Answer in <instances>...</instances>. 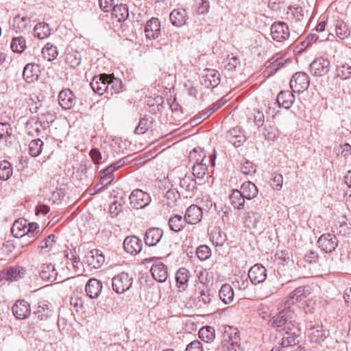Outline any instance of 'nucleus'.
Instances as JSON below:
<instances>
[{"label": "nucleus", "instance_id": "1", "mask_svg": "<svg viewBox=\"0 0 351 351\" xmlns=\"http://www.w3.org/2000/svg\"><path fill=\"white\" fill-rule=\"evenodd\" d=\"M295 315L293 311L289 308H285L269 319V324L280 331H285L298 324L295 321Z\"/></svg>", "mask_w": 351, "mask_h": 351}, {"label": "nucleus", "instance_id": "2", "mask_svg": "<svg viewBox=\"0 0 351 351\" xmlns=\"http://www.w3.org/2000/svg\"><path fill=\"white\" fill-rule=\"evenodd\" d=\"M240 336L237 328L232 326L225 328L223 339L217 351H237L239 347Z\"/></svg>", "mask_w": 351, "mask_h": 351}, {"label": "nucleus", "instance_id": "3", "mask_svg": "<svg viewBox=\"0 0 351 351\" xmlns=\"http://www.w3.org/2000/svg\"><path fill=\"white\" fill-rule=\"evenodd\" d=\"M112 289L117 294H123L132 286L133 278L128 272L122 271L115 275L111 280Z\"/></svg>", "mask_w": 351, "mask_h": 351}, {"label": "nucleus", "instance_id": "4", "mask_svg": "<svg viewBox=\"0 0 351 351\" xmlns=\"http://www.w3.org/2000/svg\"><path fill=\"white\" fill-rule=\"evenodd\" d=\"M283 335L278 346H274L271 351H283L282 348L295 346L299 342L300 330L298 324L287 330Z\"/></svg>", "mask_w": 351, "mask_h": 351}, {"label": "nucleus", "instance_id": "5", "mask_svg": "<svg viewBox=\"0 0 351 351\" xmlns=\"http://www.w3.org/2000/svg\"><path fill=\"white\" fill-rule=\"evenodd\" d=\"M270 34L274 40L284 42L290 36L289 27L283 21H276L271 25Z\"/></svg>", "mask_w": 351, "mask_h": 351}, {"label": "nucleus", "instance_id": "6", "mask_svg": "<svg viewBox=\"0 0 351 351\" xmlns=\"http://www.w3.org/2000/svg\"><path fill=\"white\" fill-rule=\"evenodd\" d=\"M310 84V78L304 72H297L290 80V87L295 93H302L307 90Z\"/></svg>", "mask_w": 351, "mask_h": 351}, {"label": "nucleus", "instance_id": "7", "mask_svg": "<svg viewBox=\"0 0 351 351\" xmlns=\"http://www.w3.org/2000/svg\"><path fill=\"white\" fill-rule=\"evenodd\" d=\"M130 204L133 208H144L151 202V197L149 193L141 189L134 190L130 195Z\"/></svg>", "mask_w": 351, "mask_h": 351}, {"label": "nucleus", "instance_id": "8", "mask_svg": "<svg viewBox=\"0 0 351 351\" xmlns=\"http://www.w3.org/2000/svg\"><path fill=\"white\" fill-rule=\"evenodd\" d=\"M49 127L47 121H41L38 117H31L27 120L25 130L28 135L32 136H39L43 132H45Z\"/></svg>", "mask_w": 351, "mask_h": 351}, {"label": "nucleus", "instance_id": "9", "mask_svg": "<svg viewBox=\"0 0 351 351\" xmlns=\"http://www.w3.org/2000/svg\"><path fill=\"white\" fill-rule=\"evenodd\" d=\"M317 243L322 252L332 253L338 246L339 241L334 234L325 233L319 237Z\"/></svg>", "mask_w": 351, "mask_h": 351}, {"label": "nucleus", "instance_id": "10", "mask_svg": "<svg viewBox=\"0 0 351 351\" xmlns=\"http://www.w3.org/2000/svg\"><path fill=\"white\" fill-rule=\"evenodd\" d=\"M330 68V61L327 58L319 57L315 59L310 64V71L315 76H324L326 75Z\"/></svg>", "mask_w": 351, "mask_h": 351}, {"label": "nucleus", "instance_id": "11", "mask_svg": "<svg viewBox=\"0 0 351 351\" xmlns=\"http://www.w3.org/2000/svg\"><path fill=\"white\" fill-rule=\"evenodd\" d=\"M202 84L206 88H214L221 82L219 72L214 69H205L202 75Z\"/></svg>", "mask_w": 351, "mask_h": 351}, {"label": "nucleus", "instance_id": "12", "mask_svg": "<svg viewBox=\"0 0 351 351\" xmlns=\"http://www.w3.org/2000/svg\"><path fill=\"white\" fill-rule=\"evenodd\" d=\"M40 276L43 280L51 282L60 283L65 280L60 276H58L54 265L51 263H44L41 265Z\"/></svg>", "mask_w": 351, "mask_h": 351}, {"label": "nucleus", "instance_id": "13", "mask_svg": "<svg viewBox=\"0 0 351 351\" xmlns=\"http://www.w3.org/2000/svg\"><path fill=\"white\" fill-rule=\"evenodd\" d=\"M84 261L91 268L99 269L105 263V256L100 250L93 249L86 254Z\"/></svg>", "mask_w": 351, "mask_h": 351}, {"label": "nucleus", "instance_id": "14", "mask_svg": "<svg viewBox=\"0 0 351 351\" xmlns=\"http://www.w3.org/2000/svg\"><path fill=\"white\" fill-rule=\"evenodd\" d=\"M311 293V289L309 286H301L296 288L291 292L285 301L287 305L294 304L295 303L302 301L306 299Z\"/></svg>", "mask_w": 351, "mask_h": 351}, {"label": "nucleus", "instance_id": "15", "mask_svg": "<svg viewBox=\"0 0 351 351\" xmlns=\"http://www.w3.org/2000/svg\"><path fill=\"white\" fill-rule=\"evenodd\" d=\"M248 278L253 285L263 283L267 278V269L263 265L256 263L248 271Z\"/></svg>", "mask_w": 351, "mask_h": 351}, {"label": "nucleus", "instance_id": "16", "mask_svg": "<svg viewBox=\"0 0 351 351\" xmlns=\"http://www.w3.org/2000/svg\"><path fill=\"white\" fill-rule=\"evenodd\" d=\"M110 78V74L103 73L95 76L90 82V86L93 90L99 95L108 92V80Z\"/></svg>", "mask_w": 351, "mask_h": 351}, {"label": "nucleus", "instance_id": "17", "mask_svg": "<svg viewBox=\"0 0 351 351\" xmlns=\"http://www.w3.org/2000/svg\"><path fill=\"white\" fill-rule=\"evenodd\" d=\"M191 277V272L185 267L179 268L175 274L176 287L180 292L186 290Z\"/></svg>", "mask_w": 351, "mask_h": 351}, {"label": "nucleus", "instance_id": "18", "mask_svg": "<svg viewBox=\"0 0 351 351\" xmlns=\"http://www.w3.org/2000/svg\"><path fill=\"white\" fill-rule=\"evenodd\" d=\"M58 102L63 109L70 110L75 105L76 97L70 89H64L58 95Z\"/></svg>", "mask_w": 351, "mask_h": 351}, {"label": "nucleus", "instance_id": "19", "mask_svg": "<svg viewBox=\"0 0 351 351\" xmlns=\"http://www.w3.org/2000/svg\"><path fill=\"white\" fill-rule=\"evenodd\" d=\"M147 38L155 40L160 35V22L158 19L152 17L147 21L145 26Z\"/></svg>", "mask_w": 351, "mask_h": 351}, {"label": "nucleus", "instance_id": "20", "mask_svg": "<svg viewBox=\"0 0 351 351\" xmlns=\"http://www.w3.org/2000/svg\"><path fill=\"white\" fill-rule=\"evenodd\" d=\"M142 241L136 236L127 237L123 241V248L130 254H137L142 250Z\"/></svg>", "mask_w": 351, "mask_h": 351}, {"label": "nucleus", "instance_id": "21", "mask_svg": "<svg viewBox=\"0 0 351 351\" xmlns=\"http://www.w3.org/2000/svg\"><path fill=\"white\" fill-rule=\"evenodd\" d=\"M12 313L19 319H25L31 313L30 305L25 300H19L12 306Z\"/></svg>", "mask_w": 351, "mask_h": 351}, {"label": "nucleus", "instance_id": "22", "mask_svg": "<svg viewBox=\"0 0 351 351\" xmlns=\"http://www.w3.org/2000/svg\"><path fill=\"white\" fill-rule=\"evenodd\" d=\"M30 18L26 15L17 14L14 16L12 27L16 33H21L30 28Z\"/></svg>", "mask_w": 351, "mask_h": 351}, {"label": "nucleus", "instance_id": "23", "mask_svg": "<svg viewBox=\"0 0 351 351\" xmlns=\"http://www.w3.org/2000/svg\"><path fill=\"white\" fill-rule=\"evenodd\" d=\"M163 235V230L159 228H150L145 234V243L148 246H155L159 243Z\"/></svg>", "mask_w": 351, "mask_h": 351}, {"label": "nucleus", "instance_id": "24", "mask_svg": "<svg viewBox=\"0 0 351 351\" xmlns=\"http://www.w3.org/2000/svg\"><path fill=\"white\" fill-rule=\"evenodd\" d=\"M202 215V208L197 205L193 204L186 209L184 217L187 223L195 225L201 221Z\"/></svg>", "mask_w": 351, "mask_h": 351}, {"label": "nucleus", "instance_id": "25", "mask_svg": "<svg viewBox=\"0 0 351 351\" xmlns=\"http://www.w3.org/2000/svg\"><path fill=\"white\" fill-rule=\"evenodd\" d=\"M102 282L96 279L90 278L86 285L85 291L87 295L91 299H97L102 291Z\"/></svg>", "mask_w": 351, "mask_h": 351}, {"label": "nucleus", "instance_id": "26", "mask_svg": "<svg viewBox=\"0 0 351 351\" xmlns=\"http://www.w3.org/2000/svg\"><path fill=\"white\" fill-rule=\"evenodd\" d=\"M326 331L320 325H311L308 329V337L311 342L320 343L326 338Z\"/></svg>", "mask_w": 351, "mask_h": 351}, {"label": "nucleus", "instance_id": "27", "mask_svg": "<svg viewBox=\"0 0 351 351\" xmlns=\"http://www.w3.org/2000/svg\"><path fill=\"white\" fill-rule=\"evenodd\" d=\"M153 278L159 282H164L168 277V268L162 263L153 264L150 270Z\"/></svg>", "mask_w": 351, "mask_h": 351}, {"label": "nucleus", "instance_id": "28", "mask_svg": "<svg viewBox=\"0 0 351 351\" xmlns=\"http://www.w3.org/2000/svg\"><path fill=\"white\" fill-rule=\"evenodd\" d=\"M187 19L186 11L183 8L174 9L169 15L171 24L178 27L184 25Z\"/></svg>", "mask_w": 351, "mask_h": 351}, {"label": "nucleus", "instance_id": "29", "mask_svg": "<svg viewBox=\"0 0 351 351\" xmlns=\"http://www.w3.org/2000/svg\"><path fill=\"white\" fill-rule=\"evenodd\" d=\"M23 76L27 83H32L38 79V65L35 63L26 64L23 69Z\"/></svg>", "mask_w": 351, "mask_h": 351}, {"label": "nucleus", "instance_id": "30", "mask_svg": "<svg viewBox=\"0 0 351 351\" xmlns=\"http://www.w3.org/2000/svg\"><path fill=\"white\" fill-rule=\"evenodd\" d=\"M27 225H29V222L25 218H19L15 220L11 228L12 234L16 238H24Z\"/></svg>", "mask_w": 351, "mask_h": 351}, {"label": "nucleus", "instance_id": "31", "mask_svg": "<svg viewBox=\"0 0 351 351\" xmlns=\"http://www.w3.org/2000/svg\"><path fill=\"white\" fill-rule=\"evenodd\" d=\"M287 60L282 58L280 53H277L271 57L265 64L266 69L269 74L276 73L280 68L282 67Z\"/></svg>", "mask_w": 351, "mask_h": 351}, {"label": "nucleus", "instance_id": "32", "mask_svg": "<svg viewBox=\"0 0 351 351\" xmlns=\"http://www.w3.org/2000/svg\"><path fill=\"white\" fill-rule=\"evenodd\" d=\"M295 100L294 95L289 90H282L277 96V102L280 107L289 109Z\"/></svg>", "mask_w": 351, "mask_h": 351}, {"label": "nucleus", "instance_id": "33", "mask_svg": "<svg viewBox=\"0 0 351 351\" xmlns=\"http://www.w3.org/2000/svg\"><path fill=\"white\" fill-rule=\"evenodd\" d=\"M243 195L238 189H233L229 195L230 204L238 210H243L245 206V199Z\"/></svg>", "mask_w": 351, "mask_h": 351}, {"label": "nucleus", "instance_id": "34", "mask_svg": "<svg viewBox=\"0 0 351 351\" xmlns=\"http://www.w3.org/2000/svg\"><path fill=\"white\" fill-rule=\"evenodd\" d=\"M239 191L248 200L256 197L258 193L256 186L250 181L243 182Z\"/></svg>", "mask_w": 351, "mask_h": 351}, {"label": "nucleus", "instance_id": "35", "mask_svg": "<svg viewBox=\"0 0 351 351\" xmlns=\"http://www.w3.org/2000/svg\"><path fill=\"white\" fill-rule=\"evenodd\" d=\"M34 314L40 320H47L52 315L49 303L47 301L39 302Z\"/></svg>", "mask_w": 351, "mask_h": 351}, {"label": "nucleus", "instance_id": "36", "mask_svg": "<svg viewBox=\"0 0 351 351\" xmlns=\"http://www.w3.org/2000/svg\"><path fill=\"white\" fill-rule=\"evenodd\" d=\"M186 223L187 221L185 217H182L179 215H175L171 217L168 221L170 229L175 232L182 231L185 227Z\"/></svg>", "mask_w": 351, "mask_h": 351}, {"label": "nucleus", "instance_id": "37", "mask_svg": "<svg viewBox=\"0 0 351 351\" xmlns=\"http://www.w3.org/2000/svg\"><path fill=\"white\" fill-rule=\"evenodd\" d=\"M219 296L224 304H230L234 297V291L231 285L228 283L223 284L219 291Z\"/></svg>", "mask_w": 351, "mask_h": 351}, {"label": "nucleus", "instance_id": "38", "mask_svg": "<svg viewBox=\"0 0 351 351\" xmlns=\"http://www.w3.org/2000/svg\"><path fill=\"white\" fill-rule=\"evenodd\" d=\"M21 270L20 267H10L6 270L0 272V278L8 281H16L21 278Z\"/></svg>", "mask_w": 351, "mask_h": 351}, {"label": "nucleus", "instance_id": "39", "mask_svg": "<svg viewBox=\"0 0 351 351\" xmlns=\"http://www.w3.org/2000/svg\"><path fill=\"white\" fill-rule=\"evenodd\" d=\"M25 232L26 234L24 236V239L27 241V242L29 243L34 242L39 237L40 234V230L38 224L37 223L29 222V225H27Z\"/></svg>", "mask_w": 351, "mask_h": 351}, {"label": "nucleus", "instance_id": "40", "mask_svg": "<svg viewBox=\"0 0 351 351\" xmlns=\"http://www.w3.org/2000/svg\"><path fill=\"white\" fill-rule=\"evenodd\" d=\"M206 156V152L203 149L199 147H195L189 153V162L193 165L207 162Z\"/></svg>", "mask_w": 351, "mask_h": 351}, {"label": "nucleus", "instance_id": "41", "mask_svg": "<svg viewBox=\"0 0 351 351\" xmlns=\"http://www.w3.org/2000/svg\"><path fill=\"white\" fill-rule=\"evenodd\" d=\"M34 36L38 39H44L51 34V29L48 23L40 22L37 23L34 27Z\"/></svg>", "mask_w": 351, "mask_h": 351}, {"label": "nucleus", "instance_id": "42", "mask_svg": "<svg viewBox=\"0 0 351 351\" xmlns=\"http://www.w3.org/2000/svg\"><path fill=\"white\" fill-rule=\"evenodd\" d=\"M154 121V120L152 117L145 115L140 119L137 127L134 130V133L137 134H145L149 129L152 128Z\"/></svg>", "mask_w": 351, "mask_h": 351}, {"label": "nucleus", "instance_id": "43", "mask_svg": "<svg viewBox=\"0 0 351 351\" xmlns=\"http://www.w3.org/2000/svg\"><path fill=\"white\" fill-rule=\"evenodd\" d=\"M112 14L117 18L119 22L125 21L129 16L128 5L123 3L115 5L112 10Z\"/></svg>", "mask_w": 351, "mask_h": 351}, {"label": "nucleus", "instance_id": "44", "mask_svg": "<svg viewBox=\"0 0 351 351\" xmlns=\"http://www.w3.org/2000/svg\"><path fill=\"white\" fill-rule=\"evenodd\" d=\"M108 81L107 95H112L114 93H119L122 90L123 83L119 78L114 77L113 75L110 74Z\"/></svg>", "mask_w": 351, "mask_h": 351}, {"label": "nucleus", "instance_id": "45", "mask_svg": "<svg viewBox=\"0 0 351 351\" xmlns=\"http://www.w3.org/2000/svg\"><path fill=\"white\" fill-rule=\"evenodd\" d=\"M262 133L265 139L271 141H274L278 136L277 128L269 121H267L263 126Z\"/></svg>", "mask_w": 351, "mask_h": 351}, {"label": "nucleus", "instance_id": "46", "mask_svg": "<svg viewBox=\"0 0 351 351\" xmlns=\"http://www.w3.org/2000/svg\"><path fill=\"white\" fill-rule=\"evenodd\" d=\"M42 55L47 61H52L56 59L58 56L57 47L50 43H47L42 49Z\"/></svg>", "mask_w": 351, "mask_h": 351}, {"label": "nucleus", "instance_id": "47", "mask_svg": "<svg viewBox=\"0 0 351 351\" xmlns=\"http://www.w3.org/2000/svg\"><path fill=\"white\" fill-rule=\"evenodd\" d=\"M10 47L14 53H23L27 48L25 38L22 36L14 37L12 39Z\"/></svg>", "mask_w": 351, "mask_h": 351}, {"label": "nucleus", "instance_id": "48", "mask_svg": "<svg viewBox=\"0 0 351 351\" xmlns=\"http://www.w3.org/2000/svg\"><path fill=\"white\" fill-rule=\"evenodd\" d=\"M260 215L258 213L250 211L245 213L243 223L245 227L251 229L256 228L260 220Z\"/></svg>", "mask_w": 351, "mask_h": 351}, {"label": "nucleus", "instance_id": "49", "mask_svg": "<svg viewBox=\"0 0 351 351\" xmlns=\"http://www.w3.org/2000/svg\"><path fill=\"white\" fill-rule=\"evenodd\" d=\"M210 241L215 246H222L227 240L226 233L219 228H215L210 233Z\"/></svg>", "mask_w": 351, "mask_h": 351}, {"label": "nucleus", "instance_id": "50", "mask_svg": "<svg viewBox=\"0 0 351 351\" xmlns=\"http://www.w3.org/2000/svg\"><path fill=\"white\" fill-rule=\"evenodd\" d=\"M196 180L191 176H185L180 181V186L186 192L193 193L197 189Z\"/></svg>", "mask_w": 351, "mask_h": 351}, {"label": "nucleus", "instance_id": "51", "mask_svg": "<svg viewBox=\"0 0 351 351\" xmlns=\"http://www.w3.org/2000/svg\"><path fill=\"white\" fill-rule=\"evenodd\" d=\"M337 75L343 80L351 78V65L348 63H340L336 68Z\"/></svg>", "mask_w": 351, "mask_h": 351}, {"label": "nucleus", "instance_id": "52", "mask_svg": "<svg viewBox=\"0 0 351 351\" xmlns=\"http://www.w3.org/2000/svg\"><path fill=\"white\" fill-rule=\"evenodd\" d=\"M180 197V193L176 189H171L168 190L165 195L166 204L169 208L175 207L177 205V202Z\"/></svg>", "mask_w": 351, "mask_h": 351}, {"label": "nucleus", "instance_id": "53", "mask_svg": "<svg viewBox=\"0 0 351 351\" xmlns=\"http://www.w3.org/2000/svg\"><path fill=\"white\" fill-rule=\"evenodd\" d=\"M199 337L205 342H211L215 338V329L209 326H204L199 331Z\"/></svg>", "mask_w": 351, "mask_h": 351}, {"label": "nucleus", "instance_id": "54", "mask_svg": "<svg viewBox=\"0 0 351 351\" xmlns=\"http://www.w3.org/2000/svg\"><path fill=\"white\" fill-rule=\"evenodd\" d=\"M12 175V165L7 160L0 162V179L2 180H8Z\"/></svg>", "mask_w": 351, "mask_h": 351}, {"label": "nucleus", "instance_id": "55", "mask_svg": "<svg viewBox=\"0 0 351 351\" xmlns=\"http://www.w3.org/2000/svg\"><path fill=\"white\" fill-rule=\"evenodd\" d=\"M43 142L40 139H34L29 144V153L33 157H36L41 154Z\"/></svg>", "mask_w": 351, "mask_h": 351}, {"label": "nucleus", "instance_id": "56", "mask_svg": "<svg viewBox=\"0 0 351 351\" xmlns=\"http://www.w3.org/2000/svg\"><path fill=\"white\" fill-rule=\"evenodd\" d=\"M56 237L55 234H49L42 240L38 245V248L44 250L45 252H49L56 243Z\"/></svg>", "mask_w": 351, "mask_h": 351}, {"label": "nucleus", "instance_id": "57", "mask_svg": "<svg viewBox=\"0 0 351 351\" xmlns=\"http://www.w3.org/2000/svg\"><path fill=\"white\" fill-rule=\"evenodd\" d=\"M12 135V128L8 123H0V141L6 143Z\"/></svg>", "mask_w": 351, "mask_h": 351}, {"label": "nucleus", "instance_id": "58", "mask_svg": "<svg viewBox=\"0 0 351 351\" xmlns=\"http://www.w3.org/2000/svg\"><path fill=\"white\" fill-rule=\"evenodd\" d=\"M193 176L198 179L204 178L206 171H208L207 162L193 164L192 166Z\"/></svg>", "mask_w": 351, "mask_h": 351}, {"label": "nucleus", "instance_id": "59", "mask_svg": "<svg viewBox=\"0 0 351 351\" xmlns=\"http://www.w3.org/2000/svg\"><path fill=\"white\" fill-rule=\"evenodd\" d=\"M336 34L339 38L344 39L350 35V29L345 22L338 21L336 25Z\"/></svg>", "mask_w": 351, "mask_h": 351}, {"label": "nucleus", "instance_id": "60", "mask_svg": "<svg viewBox=\"0 0 351 351\" xmlns=\"http://www.w3.org/2000/svg\"><path fill=\"white\" fill-rule=\"evenodd\" d=\"M113 172L109 166L101 171L100 180H101V184L108 186L112 183L114 178Z\"/></svg>", "mask_w": 351, "mask_h": 351}, {"label": "nucleus", "instance_id": "61", "mask_svg": "<svg viewBox=\"0 0 351 351\" xmlns=\"http://www.w3.org/2000/svg\"><path fill=\"white\" fill-rule=\"evenodd\" d=\"M213 113V111L211 108H208L192 118L190 121V123L193 125H196L200 123L203 120L208 118Z\"/></svg>", "mask_w": 351, "mask_h": 351}, {"label": "nucleus", "instance_id": "62", "mask_svg": "<svg viewBox=\"0 0 351 351\" xmlns=\"http://www.w3.org/2000/svg\"><path fill=\"white\" fill-rule=\"evenodd\" d=\"M81 62L80 55L77 53H68L65 56V63L71 68L75 69Z\"/></svg>", "mask_w": 351, "mask_h": 351}, {"label": "nucleus", "instance_id": "63", "mask_svg": "<svg viewBox=\"0 0 351 351\" xmlns=\"http://www.w3.org/2000/svg\"><path fill=\"white\" fill-rule=\"evenodd\" d=\"M201 287H198L199 294L198 300L199 302H202L203 304L208 305L210 304L211 301V296L208 292V291L206 289V284L201 282Z\"/></svg>", "mask_w": 351, "mask_h": 351}, {"label": "nucleus", "instance_id": "64", "mask_svg": "<svg viewBox=\"0 0 351 351\" xmlns=\"http://www.w3.org/2000/svg\"><path fill=\"white\" fill-rule=\"evenodd\" d=\"M196 254L200 261H206L211 256V250L206 245H202L197 248Z\"/></svg>", "mask_w": 351, "mask_h": 351}]
</instances>
